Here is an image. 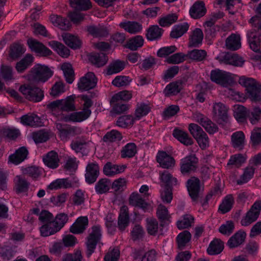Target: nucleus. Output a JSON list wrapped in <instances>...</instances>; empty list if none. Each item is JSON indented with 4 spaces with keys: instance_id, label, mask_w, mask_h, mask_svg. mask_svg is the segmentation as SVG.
Returning a JSON list of instances; mask_svg holds the SVG:
<instances>
[{
    "instance_id": "1",
    "label": "nucleus",
    "mask_w": 261,
    "mask_h": 261,
    "mask_svg": "<svg viewBox=\"0 0 261 261\" xmlns=\"http://www.w3.org/2000/svg\"><path fill=\"white\" fill-rule=\"evenodd\" d=\"M75 95H72L67 96L65 99L53 101L46 105V108L58 120L72 122L69 118L70 114L65 115L63 113L74 111L75 110Z\"/></svg>"
},
{
    "instance_id": "2",
    "label": "nucleus",
    "mask_w": 261,
    "mask_h": 261,
    "mask_svg": "<svg viewBox=\"0 0 261 261\" xmlns=\"http://www.w3.org/2000/svg\"><path fill=\"white\" fill-rule=\"evenodd\" d=\"M239 83L245 87L247 95L251 101H261V85L254 79L242 76L240 77Z\"/></svg>"
},
{
    "instance_id": "3",
    "label": "nucleus",
    "mask_w": 261,
    "mask_h": 261,
    "mask_svg": "<svg viewBox=\"0 0 261 261\" xmlns=\"http://www.w3.org/2000/svg\"><path fill=\"white\" fill-rule=\"evenodd\" d=\"M81 100L83 102L82 111L75 112L70 114L69 118L72 122H81L87 119L91 114L90 108L93 105L91 98L87 95H83Z\"/></svg>"
},
{
    "instance_id": "4",
    "label": "nucleus",
    "mask_w": 261,
    "mask_h": 261,
    "mask_svg": "<svg viewBox=\"0 0 261 261\" xmlns=\"http://www.w3.org/2000/svg\"><path fill=\"white\" fill-rule=\"evenodd\" d=\"M19 91L30 101L39 102L44 97L43 92L40 88L30 84L20 86Z\"/></svg>"
},
{
    "instance_id": "5",
    "label": "nucleus",
    "mask_w": 261,
    "mask_h": 261,
    "mask_svg": "<svg viewBox=\"0 0 261 261\" xmlns=\"http://www.w3.org/2000/svg\"><path fill=\"white\" fill-rule=\"evenodd\" d=\"M210 78L212 82L224 87L231 86L234 81L231 73L220 69L212 70Z\"/></svg>"
},
{
    "instance_id": "6",
    "label": "nucleus",
    "mask_w": 261,
    "mask_h": 261,
    "mask_svg": "<svg viewBox=\"0 0 261 261\" xmlns=\"http://www.w3.org/2000/svg\"><path fill=\"white\" fill-rule=\"evenodd\" d=\"M261 212V200H256L241 220L242 226L247 227L254 222L259 217Z\"/></svg>"
},
{
    "instance_id": "7",
    "label": "nucleus",
    "mask_w": 261,
    "mask_h": 261,
    "mask_svg": "<svg viewBox=\"0 0 261 261\" xmlns=\"http://www.w3.org/2000/svg\"><path fill=\"white\" fill-rule=\"evenodd\" d=\"M31 73L34 80L42 82H46L53 75V71L47 66L41 64L35 65Z\"/></svg>"
},
{
    "instance_id": "8",
    "label": "nucleus",
    "mask_w": 261,
    "mask_h": 261,
    "mask_svg": "<svg viewBox=\"0 0 261 261\" xmlns=\"http://www.w3.org/2000/svg\"><path fill=\"white\" fill-rule=\"evenodd\" d=\"M55 124L61 140H66L70 137L74 136L81 133V129L80 127L60 122H56Z\"/></svg>"
},
{
    "instance_id": "9",
    "label": "nucleus",
    "mask_w": 261,
    "mask_h": 261,
    "mask_svg": "<svg viewBox=\"0 0 261 261\" xmlns=\"http://www.w3.org/2000/svg\"><path fill=\"white\" fill-rule=\"evenodd\" d=\"M198 159L194 154L187 155L180 161V170L185 174L195 171L198 167Z\"/></svg>"
},
{
    "instance_id": "10",
    "label": "nucleus",
    "mask_w": 261,
    "mask_h": 261,
    "mask_svg": "<svg viewBox=\"0 0 261 261\" xmlns=\"http://www.w3.org/2000/svg\"><path fill=\"white\" fill-rule=\"evenodd\" d=\"M101 238V233L100 229H93L87 237L86 242L87 252L86 255L90 257L94 252L97 244L100 242Z\"/></svg>"
},
{
    "instance_id": "11",
    "label": "nucleus",
    "mask_w": 261,
    "mask_h": 261,
    "mask_svg": "<svg viewBox=\"0 0 261 261\" xmlns=\"http://www.w3.org/2000/svg\"><path fill=\"white\" fill-rule=\"evenodd\" d=\"M97 83L95 74L91 72H88L85 76L80 78L77 86L82 91H88L94 88Z\"/></svg>"
},
{
    "instance_id": "12",
    "label": "nucleus",
    "mask_w": 261,
    "mask_h": 261,
    "mask_svg": "<svg viewBox=\"0 0 261 261\" xmlns=\"http://www.w3.org/2000/svg\"><path fill=\"white\" fill-rule=\"evenodd\" d=\"M99 174V167L96 162L89 163L86 168L85 179L89 184L94 183Z\"/></svg>"
},
{
    "instance_id": "13",
    "label": "nucleus",
    "mask_w": 261,
    "mask_h": 261,
    "mask_svg": "<svg viewBox=\"0 0 261 261\" xmlns=\"http://www.w3.org/2000/svg\"><path fill=\"white\" fill-rule=\"evenodd\" d=\"M220 62L235 66H242L244 64L243 58L235 54H225L217 57Z\"/></svg>"
},
{
    "instance_id": "14",
    "label": "nucleus",
    "mask_w": 261,
    "mask_h": 261,
    "mask_svg": "<svg viewBox=\"0 0 261 261\" xmlns=\"http://www.w3.org/2000/svg\"><path fill=\"white\" fill-rule=\"evenodd\" d=\"M156 159L163 168L170 169L175 165L174 159L164 151H159L156 154Z\"/></svg>"
},
{
    "instance_id": "15",
    "label": "nucleus",
    "mask_w": 261,
    "mask_h": 261,
    "mask_svg": "<svg viewBox=\"0 0 261 261\" xmlns=\"http://www.w3.org/2000/svg\"><path fill=\"white\" fill-rule=\"evenodd\" d=\"M187 187L190 196L192 200L196 201L200 191V180L195 177H192L187 182Z\"/></svg>"
},
{
    "instance_id": "16",
    "label": "nucleus",
    "mask_w": 261,
    "mask_h": 261,
    "mask_svg": "<svg viewBox=\"0 0 261 261\" xmlns=\"http://www.w3.org/2000/svg\"><path fill=\"white\" fill-rule=\"evenodd\" d=\"M44 165L50 169H55L60 165V159L58 153L50 151L43 156Z\"/></svg>"
},
{
    "instance_id": "17",
    "label": "nucleus",
    "mask_w": 261,
    "mask_h": 261,
    "mask_svg": "<svg viewBox=\"0 0 261 261\" xmlns=\"http://www.w3.org/2000/svg\"><path fill=\"white\" fill-rule=\"evenodd\" d=\"M30 184L22 175H16L14 178V190L17 194L28 192Z\"/></svg>"
},
{
    "instance_id": "18",
    "label": "nucleus",
    "mask_w": 261,
    "mask_h": 261,
    "mask_svg": "<svg viewBox=\"0 0 261 261\" xmlns=\"http://www.w3.org/2000/svg\"><path fill=\"white\" fill-rule=\"evenodd\" d=\"M29 47L32 50L36 52L40 56H47L50 55L51 51L45 47L42 43L34 39H29L28 41Z\"/></svg>"
},
{
    "instance_id": "19",
    "label": "nucleus",
    "mask_w": 261,
    "mask_h": 261,
    "mask_svg": "<svg viewBox=\"0 0 261 261\" xmlns=\"http://www.w3.org/2000/svg\"><path fill=\"white\" fill-rule=\"evenodd\" d=\"M29 152L26 147L23 146L17 149L15 153L9 157V162L14 165H18L27 159Z\"/></svg>"
},
{
    "instance_id": "20",
    "label": "nucleus",
    "mask_w": 261,
    "mask_h": 261,
    "mask_svg": "<svg viewBox=\"0 0 261 261\" xmlns=\"http://www.w3.org/2000/svg\"><path fill=\"white\" fill-rule=\"evenodd\" d=\"M213 112L214 116L218 120L226 121L228 119V109L222 102L215 103L213 105Z\"/></svg>"
},
{
    "instance_id": "21",
    "label": "nucleus",
    "mask_w": 261,
    "mask_h": 261,
    "mask_svg": "<svg viewBox=\"0 0 261 261\" xmlns=\"http://www.w3.org/2000/svg\"><path fill=\"white\" fill-rule=\"evenodd\" d=\"M246 237V233L244 231L240 230L229 238L227 245L230 248L238 247L244 242Z\"/></svg>"
},
{
    "instance_id": "22",
    "label": "nucleus",
    "mask_w": 261,
    "mask_h": 261,
    "mask_svg": "<svg viewBox=\"0 0 261 261\" xmlns=\"http://www.w3.org/2000/svg\"><path fill=\"white\" fill-rule=\"evenodd\" d=\"M203 34L199 28H196L192 32L189 38V46L190 47H199L202 42Z\"/></svg>"
},
{
    "instance_id": "23",
    "label": "nucleus",
    "mask_w": 261,
    "mask_h": 261,
    "mask_svg": "<svg viewBox=\"0 0 261 261\" xmlns=\"http://www.w3.org/2000/svg\"><path fill=\"white\" fill-rule=\"evenodd\" d=\"M119 26L125 31L132 34L140 33L142 30V24L136 21L121 22L119 24Z\"/></svg>"
},
{
    "instance_id": "24",
    "label": "nucleus",
    "mask_w": 261,
    "mask_h": 261,
    "mask_svg": "<svg viewBox=\"0 0 261 261\" xmlns=\"http://www.w3.org/2000/svg\"><path fill=\"white\" fill-rule=\"evenodd\" d=\"M206 13V9L203 2H196L190 10V14L194 19L203 16Z\"/></svg>"
},
{
    "instance_id": "25",
    "label": "nucleus",
    "mask_w": 261,
    "mask_h": 261,
    "mask_svg": "<svg viewBox=\"0 0 261 261\" xmlns=\"http://www.w3.org/2000/svg\"><path fill=\"white\" fill-rule=\"evenodd\" d=\"M62 37L65 44L71 48L76 49L81 45V41L76 36L68 33H63Z\"/></svg>"
},
{
    "instance_id": "26",
    "label": "nucleus",
    "mask_w": 261,
    "mask_h": 261,
    "mask_svg": "<svg viewBox=\"0 0 261 261\" xmlns=\"http://www.w3.org/2000/svg\"><path fill=\"white\" fill-rule=\"evenodd\" d=\"M130 205L138 207L145 210L147 208L148 204L139 193L134 192L131 194L129 198Z\"/></svg>"
},
{
    "instance_id": "27",
    "label": "nucleus",
    "mask_w": 261,
    "mask_h": 261,
    "mask_svg": "<svg viewBox=\"0 0 261 261\" xmlns=\"http://www.w3.org/2000/svg\"><path fill=\"white\" fill-rule=\"evenodd\" d=\"M247 37L250 48L255 52L259 51L260 43L259 35L254 31H250L248 32Z\"/></svg>"
},
{
    "instance_id": "28",
    "label": "nucleus",
    "mask_w": 261,
    "mask_h": 261,
    "mask_svg": "<svg viewBox=\"0 0 261 261\" xmlns=\"http://www.w3.org/2000/svg\"><path fill=\"white\" fill-rule=\"evenodd\" d=\"M124 169L125 167L123 166H120L108 162L103 167V172L106 175L112 176L123 172Z\"/></svg>"
},
{
    "instance_id": "29",
    "label": "nucleus",
    "mask_w": 261,
    "mask_h": 261,
    "mask_svg": "<svg viewBox=\"0 0 261 261\" xmlns=\"http://www.w3.org/2000/svg\"><path fill=\"white\" fill-rule=\"evenodd\" d=\"M225 45L227 49L231 50H236L241 47V38L239 35L231 34L226 39Z\"/></svg>"
},
{
    "instance_id": "30",
    "label": "nucleus",
    "mask_w": 261,
    "mask_h": 261,
    "mask_svg": "<svg viewBox=\"0 0 261 261\" xmlns=\"http://www.w3.org/2000/svg\"><path fill=\"white\" fill-rule=\"evenodd\" d=\"M173 136L183 144L188 146L193 144V140L188 134L181 129L175 128L173 132Z\"/></svg>"
},
{
    "instance_id": "31",
    "label": "nucleus",
    "mask_w": 261,
    "mask_h": 261,
    "mask_svg": "<svg viewBox=\"0 0 261 261\" xmlns=\"http://www.w3.org/2000/svg\"><path fill=\"white\" fill-rule=\"evenodd\" d=\"M233 116L239 122H244L248 118V110L245 107L237 105L234 106Z\"/></svg>"
},
{
    "instance_id": "32",
    "label": "nucleus",
    "mask_w": 261,
    "mask_h": 261,
    "mask_svg": "<svg viewBox=\"0 0 261 261\" xmlns=\"http://www.w3.org/2000/svg\"><path fill=\"white\" fill-rule=\"evenodd\" d=\"M223 249V242L219 239H215L210 243L207 249V252L211 255H217L220 254Z\"/></svg>"
},
{
    "instance_id": "33",
    "label": "nucleus",
    "mask_w": 261,
    "mask_h": 261,
    "mask_svg": "<svg viewBox=\"0 0 261 261\" xmlns=\"http://www.w3.org/2000/svg\"><path fill=\"white\" fill-rule=\"evenodd\" d=\"M48 45L63 58H67L70 55L69 49L59 42L51 41L48 42Z\"/></svg>"
},
{
    "instance_id": "34",
    "label": "nucleus",
    "mask_w": 261,
    "mask_h": 261,
    "mask_svg": "<svg viewBox=\"0 0 261 261\" xmlns=\"http://www.w3.org/2000/svg\"><path fill=\"white\" fill-rule=\"evenodd\" d=\"M50 19L54 25L59 27L61 30H66L71 27L69 21L60 16L53 15L50 16Z\"/></svg>"
},
{
    "instance_id": "35",
    "label": "nucleus",
    "mask_w": 261,
    "mask_h": 261,
    "mask_svg": "<svg viewBox=\"0 0 261 261\" xmlns=\"http://www.w3.org/2000/svg\"><path fill=\"white\" fill-rule=\"evenodd\" d=\"M163 32L164 30L158 25H152L147 29L146 36L150 41L158 40L161 37Z\"/></svg>"
},
{
    "instance_id": "36",
    "label": "nucleus",
    "mask_w": 261,
    "mask_h": 261,
    "mask_svg": "<svg viewBox=\"0 0 261 261\" xmlns=\"http://www.w3.org/2000/svg\"><path fill=\"white\" fill-rule=\"evenodd\" d=\"M34 57L31 54H27L20 61L16 64V69L19 73H22L29 67L32 65Z\"/></svg>"
},
{
    "instance_id": "37",
    "label": "nucleus",
    "mask_w": 261,
    "mask_h": 261,
    "mask_svg": "<svg viewBox=\"0 0 261 261\" xmlns=\"http://www.w3.org/2000/svg\"><path fill=\"white\" fill-rule=\"evenodd\" d=\"M188 22H184L175 25L170 33V36L172 38H178L185 34L189 28Z\"/></svg>"
},
{
    "instance_id": "38",
    "label": "nucleus",
    "mask_w": 261,
    "mask_h": 261,
    "mask_svg": "<svg viewBox=\"0 0 261 261\" xmlns=\"http://www.w3.org/2000/svg\"><path fill=\"white\" fill-rule=\"evenodd\" d=\"M129 223V216L127 206L124 205L121 207L118 217V224L120 228L126 227Z\"/></svg>"
},
{
    "instance_id": "39",
    "label": "nucleus",
    "mask_w": 261,
    "mask_h": 261,
    "mask_svg": "<svg viewBox=\"0 0 261 261\" xmlns=\"http://www.w3.org/2000/svg\"><path fill=\"white\" fill-rule=\"evenodd\" d=\"M20 121L25 125L38 126L40 125V119L35 114H27L21 117Z\"/></svg>"
},
{
    "instance_id": "40",
    "label": "nucleus",
    "mask_w": 261,
    "mask_h": 261,
    "mask_svg": "<svg viewBox=\"0 0 261 261\" xmlns=\"http://www.w3.org/2000/svg\"><path fill=\"white\" fill-rule=\"evenodd\" d=\"M72 186L71 182L66 178H58L52 181L47 187L50 190L67 189Z\"/></svg>"
},
{
    "instance_id": "41",
    "label": "nucleus",
    "mask_w": 261,
    "mask_h": 261,
    "mask_svg": "<svg viewBox=\"0 0 261 261\" xmlns=\"http://www.w3.org/2000/svg\"><path fill=\"white\" fill-rule=\"evenodd\" d=\"M137 146L134 143L126 144L121 151V157L122 158H131L137 153Z\"/></svg>"
},
{
    "instance_id": "42",
    "label": "nucleus",
    "mask_w": 261,
    "mask_h": 261,
    "mask_svg": "<svg viewBox=\"0 0 261 261\" xmlns=\"http://www.w3.org/2000/svg\"><path fill=\"white\" fill-rule=\"evenodd\" d=\"M54 216L49 211L46 210L42 211L39 214V220L44 225L40 228H48V227L53 224Z\"/></svg>"
},
{
    "instance_id": "43",
    "label": "nucleus",
    "mask_w": 261,
    "mask_h": 261,
    "mask_svg": "<svg viewBox=\"0 0 261 261\" xmlns=\"http://www.w3.org/2000/svg\"><path fill=\"white\" fill-rule=\"evenodd\" d=\"M90 62L97 67L104 66L108 61V57L103 53H94L89 57Z\"/></svg>"
},
{
    "instance_id": "44",
    "label": "nucleus",
    "mask_w": 261,
    "mask_h": 261,
    "mask_svg": "<svg viewBox=\"0 0 261 261\" xmlns=\"http://www.w3.org/2000/svg\"><path fill=\"white\" fill-rule=\"evenodd\" d=\"M191 239V234L188 230L184 231L179 233L176 237V242L178 248L183 249L190 242Z\"/></svg>"
},
{
    "instance_id": "45",
    "label": "nucleus",
    "mask_w": 261,
    "mask_h": 261,
    "mask_svg": "<svg viewBox=\"0 0 261 261\" xmlns=\"http://www.w3.org/2000/svg\"><path fill=\"white\" fill-rule=\"evenodd\" d=\"M187 56L193 61L202 62L205 60L207 57V53L204 49H194L189 51Z\"/></svg>"
},
{
    "instance_id": "46",
    "label": "nucleus",
    "mask_w": 261,
    "mask_h": 261,
    "mask_svg": "<svg viewBox=\"0 0 261 261\" xmlns=\"http://www.w3.org/2000/svg\"><path fill=\"white\" fill-rule=\"evenodd\" d=\"M234 203V198L232 195H226L219 205V210L222 214H225L230 211Z\"/></svg>"
},
{
    "instance_id": "47",
    "label": "nucleus",
    "mask_w": 261,
    "mask_h": 261,
    "mask_svg": "<svg viewBox=\"0 0 261 261\" xmlns=\"http://www.w3.org/2000/svg\"><path fill=\"white\" fill-rule=\"evenodd\" d=\"M87 30L88 33L94 38L105 37L108 34L107 30L101 26H87Z\"/></svg>"
},
{
    "instance_id": "48",
    "label": "nucleus",
    "mask_w": 261,
    "mask_h": 261,
    "mask_svg": "<svg viewBox=\"0 0 261 261\" xmlns=\"http://www.w3.org/2000/svg\"><path fill=\"white\" fill-rule=\"evenodd\" d=\"M111 186V181L109 179H100L95 185V191L99 194L105 193L110 190Z\"/></svg>"
},
{
    "instance_id": "49",
    "label": "nucleus",
    "mask_w": 261,
    "mask_h": 261,
    "mask_svg": "<svg viewBox=\"0 0 261 261\" xmlns=\"http://www.w3.org/2000/svg\"><path fill=\"white\" fill-rule=\"evenodd\" d=\"M194 223V218L190 214L184 215L176 223L178 228H189L192 227Z\"/></svg>"
},
{
    "instance_id": "50",
    "label": "nucleus",
    "mask_w": 261,
    "mask_h": 261,
    "mask_svg": "<svg viewBox=\"0 0 261 261\" xmlns=\"http://www.w3.org/2000/svg\"><path fill=\"white\" fill-rule=\"evenodd\" d=\"M144 41V39L141 36H135L128 40L126 47L132 50H136L143 45Z\"/></svg>"
},
{
    "instance_id": "51",
    "label": "nucleus",
    "mask_w": 261,
    "mask_h": 261,
    "mask_svg": "<svg viewBox=\"0 0 261 261\" xmlns=\"http://www.w3.org/2000/svg\"><path fill=\"white\" fill-rule=\"evenodd\" d=\"M61 69L64 73L66 82L69 84L73 83L74 80V73L72 65L70 63H63Z\"/></svg>"
},
{
    "instance_id": "52",
    "label": "nucleus",
    "mask_w": 261,
    "mask_h": 261,
    "mask_svg": "<svg viewBox=\"0 0 261 261\" xmlns=\"http://www.w3.org/2000/svg\"><path fill=\"white\" fill-rule=\"evenodd\" d=\"M68 219L67 214L63 213L58 214L54 217L53 225L55 228H62L67 223Z\"/></svg>"
},
{
    "instance_id": "53",
    "label": "nucleus",
    "mask_w": 261,
    "mask_h": 261,
    "mask_svg": "<svg viewBox=\"0 0 261 261\" xmlns=\"http://www.w3.org/2000/svg\"><path fill=\"white\" fill-rule=\"evenodd\" d=\"M232 146L234 148H242L245 142V135L241 131L235 132L231 136Z\"/></svg>"
},
{
    "instance_id": "54",
    "label": "nucleus",
    "mask_w": 261,
    "mask_h": 261,
    "mask_svg": "<svg viewBox=\"0 0 261 261\" xmlns=\"http://www.w3.org/2000/svg\"><path fill=\"white\" fill-rule=\"evenodd\" d=\"M255 171V168L248 166L247 167L244 171L243 174L241 176L240 179L237 181L238 185H242L247 182L253 176Z\"/></svg>"
},
{
    "instance_id": "55",
    "label": "nucleus",
    "mask_w": 261,
    "mask_h": 261,
    "mask_svg": "<svg viewBox=\"0 0 261 261\" xmlns=\"http://www.w3.org/2000/svg\"><path fill=\"white\" fill-rule=\"evenodd\" d=\"M72 7L80 10L86 11L91 7L90 0H69Z\"/></svg>"
},
{
    "instance_id": "56",
    "label": "nucleus",
    "mask_w": 261,
    "mask_h": 261,
    "mask_svg": "<svg viewBox=\"0 0 261 261\" xmlns=\"http://www.w3.org/2000/svg\"><path fill=\"white\" fill-rule=\"evenodd\" d=\"M150 111V107L149 105L145 103L138 104L135 111V119H140L142 117L147 115Z\"/></svg>"
},
{
    "instance_id": "57",
    "label": "nucleus",
    "mask_w": 261,
    "mask_h": 261,
    "mask_svg": "<svg viewBox=\"0 0 261 261\" xmlns=\"http://www.w3.org/2000/svg\"><path fill=\"white\" fill-rule=\"evenodd\" d=\"M134 118L131 115H124L119 117L116 122V125L121 128H127L134 124Z\"/></svg>"
},
{
    "instance_id": "58",
    "label": "nucleus",
    "mask_w": 261,
    "mask_h": 261,
    "mask_svg": "<svg viewBox=\"0 0 261 261\" xmlns=\"http://www.w3.org/2000/svg\"><path fill=\"white\" fill-rule=\"evenodd\" d=\"M132 97L130 92L126 90L120 91L114 94L111 98V101L113 103L121 101H128Z\"/></svg>"
},
{
    "instance_id": "59",
    "label": "nucleus",
    "mask_w": 261,
    "mask_h": 261,
    "mask_svg": "<svg viewBox=\"0 0 261 261\" xmlns=\"http://www.w3.org/2000/svg\"><path fill=\"white\" fill-rule=\"evenodd\" d=\"M25 51L24 46L19 43L13 44L10 48V57L12 59H17Z\"/></svg>"
},
{
    "instance_id": "60",
    "label": "nucleus",
    "mask_w": 261,
    "mask_h": 261,
    "mask_svg": "<svg viewBox=\"0 0 261 261\" xmlns=\"http://www.w3.org/2000/svg\"><path fill=\"white\" fill-rule=\"evenodd\" d=\"M248 118L252 124H255L261 119V108L255 107L248 110Z\"/></svg>"
},
{
    "instance_id": "61",
    "label": "nucleus",
    "mask_w": 261,
    "mask_h": 261,
    "mask_svg": "<svg viewBox=\"0 0 261 261\" xmlns=\"http://www.w3.org/2000/svg\"><path fill=\"white\" fill-rule=\"evenodd\" d=\"M70 146L75 152L81 153L83 155L87 154L89 151L88 144L85 142L76 141L72 142Z\"/></svg>"
},
{
    "instance_id": "62",
    "label": "nucleus",
    "mask_w": 261,
    "mask_h": 261,
    "mask_svg": "<svg viewBox=\"0 0 261 261\" xmlns=\"http://www.w3.org/2000/svg\"><path fill=\"white\" fill-rule=\"evenodd\" d=\"M177 18L178 16L175 14H168L160 18L158 22L162 27H168L176 22Z\"/></svg>"
},
{
    "instance_id": "63",
    "label": "nucleus",
    "mask_w": 261,
    "mask_h": 261,
    "mask_svg": "<svg viewBox=\"0 0 261 261\" xmlns=\"http://www.w3.org/2000/svg\"><path fill=\"white\" fill-rule=\"evenodd\" d=\"M22 172L23 174L30 176L33 179H37L41 174V170L36 166L28 167L23 168Z\"/></svg>"
},
{
    "instance_id": "64",
    "label": "nucleus",
    "mask_w": 261,
    "mask_h": 261,
    "mask_svg": "<svg viewBox=\"0 0 261 261\" xmlns=\"http://www.w3.org/2000/svg\"><path fill=\"white\" fill-rule=\"evenodd\" d=\"M83 256L81 251L75 250L73 253H66L64 254L61 261H82Z\"/></svg>"
}]
</instances>
